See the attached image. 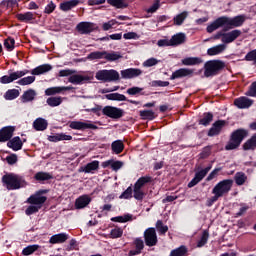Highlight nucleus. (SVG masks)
<instances>
[{
    "mask_svg": "<svg viewBox=\"0 0 256 256\" xmlns=\"http://www.w3.org/2000/svg\"><path fill=\"white\" fill-rule=\"evenodd\" d=\"M76 28L82 35H87L95 29V25L90 22H80Z\"/></svg>",
    "mask_w": 256,
    "mask_h": 256,
    "instance_id": "20",
    "label": "nucleus"
},
{
    "mask_svg": "<svg viewBox=\"0 0 256 256\" xmlns=\"http://www.w3.org/2000/svg\"><path fill=\"white\" fill-rule=\"evenodd\" d=\"M140 116L142 119H149L152 121V119H155V112H153V110L140 111Z\"/></svg>",
    "mask_w": 256,
    "mask_h": 256,
    "instance_id": "50",
    "label": "nucleus"
},
{
    "mask_svg": "<svg viewBox=\"0 0 256 256\" xmlns=\"http://www.w3.org/2000/svg\"><path fill=\"white\" fill-rule=\"evenodd\" d=\"M22 103H29L33 101V90H27L21 97Z\"/></svg>",
    "mask_w": 256,
    "mask_h": 256,
    "instance_id": "52",
    "label": "nucleus"
},
{
    "mask_svg": "<svg viewBox=\"0 0 256 256\" xmlns=\"http://www.w3.org/2000/svg\"><path fill=\"white\" fill-rule=\"evenodd\" d=\"M105 55H106V51H95V52H91L88 55V59H90L91 61L95 59H105Z\"/></svg>",
    "mask_w": 256,
    "mask_h": 256,
    "instance_id": "45",
    "label": "nucleus"
},
{
    "mask_svg": "<svg viewBox=\"0 0 256 256\" xmlns=\"http://www.w3.org/2000/svg\"><path fill=\"white\" fill-rule=\"evenodd\" d=\"M234 105H236L238 109H249V107L253 105V100L242 96L234 100Z\"/></svg>",
    "mask_w": 256,
    "mask_h": 256,
    "instance_id": "18",
    "label": "nucleus"
},
{
    "mask_svg": "<svg viewBox=\"0 0 256 256\" xmlns=\"http://www.w3.org/2000/svg\"><path fill=\"white\" fill-rule=\"evenodd\" d=\"M161 63V60H158L157 58H149L143 62V67H155V65Z\"/></svg>",
    "mask_w": 256,
    "mask_h": 256,
    "instance_id": "51",
    "label": "nucleus"
},
{
    "mask_svg": "<svg viewBox=\"0 0 256 256\" xmlns=\"http://www.w3.org/2000/svg\"><path fill=\"white\" fill-rule=\"evenodd\" d=\"M51 69H53V67H51V65L44 64V65H41V66H38L37 68H35L33 70V75H43V73H47V72L51 71Z\"/></svg>",
    "mask_w": 256,
    "mask_h": 256,
    "instance_id": "32",
    "label": "nucleus"
},
{
    "mask_svg": "<svg viewBox=\"0 0 256 256\" xmlns=\"http://www.w3.org/2000/svg\"><path fill=\"white\" fill-rule=\"evenodd\" d=\"M29 73V70H21L11 73L9 76L5 75L0 78V83L3 85H7L8 83H13V81H17V79H21V77H25Z\"/></svg>",
    "mask_w": 256,
    "mask_h": 256,
    "instance_id": "9",
    "label": "nucleus"
},
{
    "mask_svg": "<svg viewBox=\"0 0 256 256\" xmlns=\"http://www.w3.org/2000/svg\"><path fill=\"white\" fill-rule=\"evenodd\" d=\"M225 124V120L216 121L208 132L209 137H215V135H219L221 130L225 127Z\"/></svg>",
    "mask_w": 256,
    "mask_h": 256,
    "instance_id": "16",
    "label": "nucleus"
},
{
    "mask_svg": "<svg viewBox=\"0 0 256 256\" xmlns=\"http://www.w3.org/2000/svg\"><path fill=\"white\" fill-rule=\"evenodd\" d=\"M244 151H251L253 149H256V135L252 136L251 139H249L244 145H243Z\"/></svg>",
    "mask_w": 256,
    "mask_h": 256,
    "instance_id": "41",
    "label": "nucleus"
},
{
    "mask_svg": "<svg viewBox=\"0 0 256 256\" xmlns=\"http://www.w3.org/2000/svg\"><path fill=\"white\" fill-rule=\"evenodd\" d=\"M172 47H175L176 45H181L185 41V34L184 33H178L170 39Z\"/></svg>",
    "mask_w": 256,
    "mask_h": 256,
    "instance_id": "31",
    "label": "nucleus"
},
{
    "mask_svg": "<svg viewBox=\"0 0 256 256\" xmlns=\"http://www.w3.org/2000/svg\"><path fill=\"white\" fill-rule=\"evenodd\" d=\"M247 97H256V82H253L249 90L245 93Z\"/></svg>",
    "mask_w": 256,
    "mask_h": 256,
    "instance_id": "59",
    "label": "nucleus"
},
{
    "mask_svg": "<svg viewBox=\"0 0 256 256\" xmlns=\"http://www.w3.org/2000/svg\"><path fill=\"white\" fill-rule=\"evenodd\" d=\"M111 239H119L120 237H123V229L119 227H115L110 232Z\"/></svg>",
    "mask_w": 256,
    "mask_h": 256,
    "instance_id": "47",
    "label": "nucleus"
},
{
    "mask_svg": "<svg viewBox=\"0 0 256 256\" xmlns=\"http://www.w3.org/2000/svg\"><path fill=\"white\" fill-rule=\"evenodd\" d=\"M204 75L205 77H214L219 71L225 69V63L220 60H210L204 65Z\"/></svg>",
    "mask_w": 256,
    "mask_h": 256,
    "instance_id": "4",
    "label": "nucleus"
},
{
    "mask_svg": "<svg viewBox=\"0 0 256 256\" xmlns=\"http://www.w3.org/2000/svg\"><path fill=\"white\" fill-rule=\"evenodd\" d=\"M201 63H203V59L200 57H187L182 59V64L186 66L201 65Z\"/></svg>",
    "mask_w": 256,
    "mask_h": 256,
    "instance_id": "25",
    "label": "nucleus"
},
{
    "mask_svg": "<svg viewBox=\"0 0 256 256\" xmlns=\"http://www.w3.org/2000/svg\"><path fill=\"white\" fill-rule=\"evenodd\" d=\"M3 183H5L7 189L15 190L21 189V185L23 183V178L16 174H7L2 177Z\"/></svg>",
    "mask_w": 256,
    "mask_h": 256,
    "instance_id": "6",
    "label": "nucleus"
},
{
    "mask_svg": "<svg viewBox=\"0 0 256 256\" xmlns=\"http://www.w3.org/2000/svg\"><path fill=\"white\" fill-rule=\"evenodd\" d=\"M193 75V70L189 68H180L172 73L170 79H181V77H191Z\"/></svg>",
    "mask_w": 256,
    "mask_h": 256,
    "instance_id": "19",
    "label": "nucleus"
},
{
    "mask_svg": "<svg viewBox=\"0 0 256 256\" xmlns=\"http://www.w3.org/2000/svg\"><path fill=\"white\" fill-rule=\"evenodd\" d=\"M114 25H117V20H110L102 25V29L103 31H109V29H112Z\"/></svg>",
    "mask_w": 256,
    "mask_h": 256,
    "instance_id": "60",
    "label": "nucleus"
},
{
    "mask_svg": "<svg viewBox=\"0 0 256 256\" xmlns=\"http://www.w3.org/2000/svg\"><path fill=\"white\" fill-rule=\"evenodd\" d=\"M46 103L50 107H59L63 103V98L61 96L58 97H50L46 100Z\"/></svg>",
    "mask_w": 256,
    "mask_h": 256,
    "instance_id": "38",
    "label": "nucleus"
},
{
    "mask_svg": "<svg viewBox=\"0 0 256 256\" xmlns=\"http://www.w3.org/2000/svg\"><path fill=\"white\" fill-rule=\"evenodd\" d=\"M106 81H119V72L117 70H106Z\"/></svg>",
    "mask_w": 256,
    "mask_h": 256,
    "instance_id": "43",
    "label": "nucleus"
},
{
    "mask_svg": "<svg viewBox=\"0 0 256 256\" xmlns=\"http://www.w3.org/2000/svg\"><path fill=\"white\" fill-rule=\"evenodd\" d=\"M188 249L185 246H180L170 252L169 256H186Z\"/></svg>",
    "mask_w": 256,
    "mask_h": 256,
    "instance_id": "42",
    "label": "nucleus"
},
{
    "mask_svg": "<svg viewBox=\"0 0 256 256\" xmlns=\"http://www.w3.org/2000/svg\"><path fill=\"white\" fill-rule=\"evenodd\" d=\"M156 229L157 231L161 234V235H165V233H167V231H169V227H167V225L163 224V221L158 220L156 222Z\"/></svg>",
    "mask_w": 256,
    "mask_h": 256,
    "instance_id": "48",
    "label": "nucleus"
},
{
    "mask_svg": "<svg viewBox=\"0 0 256 256\" xmlns=\"http://www.w3.org/2000/svg\"><path fill=\"white\" fill-rule=\"evenodd\" d=\"M71 139H73V136L67 135L65 133H58L48 136V141L51 143H57L59 141H71Z\"/></svg>",
    "mask_w": 256,
    "mask_h": 256,
    "instance_id": "21",
    "label": "nucleus"
},
{
    "mask_svg": "<svg viewBox=\"0 0 256 256\" xmlns=\"http://www.w3.org/2000/svg\"><path fill=\"white\" fill-rule=\"evenodd\" d=\"M185 19H187V12H182L174 18V24L182 25L183 21H185Z\"/></svg>",
    "mask_w": 256,
    "mask_h": 256,
    "instance_id": "54",
    "label": "nucleus"
},
{
    "mask_svg": "<svg viewBox=\"0 0 256 256\" xmlns=\"http://www.w3.org/2000/svg\"><path fill=\"white\" fill-rule=\"evenodd\" d=\"M113 153L116 155H119V153H123V149H125V145L123 144V141L116 140L111 145Z\"/></svg>",
    "mask_w": 256,
    "mask_h": 256,
    "instance_id": "30",
    "label": "nucleus"
},
{
    "mask_svg": "<svg viewBox=\"0 0 256 256\" xmlns=\"http://www.w3.org/2000/svg\"><path fill=\"white\" fill-rule=\"evenodd\" d=\"M36 181L43 183L45 181H51L53 179V174L49 172H38L35 174Z\"/></svg>",
    "mask_w": 256,
    "mask_h": 256,
    "instance_id": "27",
    "label": "nucleus"
},
{
    "mask_svg": "<svg viewBox=\"0 0 256 256\" xmlns=\"http://www.w3.org/2000/svg\"><path fill=\"white\" fill-rule=\"evenodd\" d=\"M67 239H69V235L60 233L50 237L49 243H51V245H56L57 243H65Z\"/></svg>",
    "mask_w": 256,
    "mask_h": 256,
    "instance_id": "23",
    "label": "nucleus"
},
{
    "mask_svg": "<svg viewBox=\"0 0 256 256\" xmlns=\"http://www.w3.org/2000/svg\"><path fill=\"white\" fill-rule=\"evenodd\" d=\"M121 53L119 52H107L104 56V59H106V61H118V59H121Z\"/></svg>",
    "mask_w": 256,
    "mask_h": 256,
    "instance_id": "44",
    "label": "nucleus"
},
{
    "mask_svg": "<svg viewBox=\"0 0 256 256\" xmlns=\"http://www.w3.org/2000/svg\"><path fill=\"white\" fill-rule=\"evenodd\" d=\"M141 91H143V88L140 87H132V88H128L126 93L128 95H139V93H141Z\"/></svg>",
    "mask_w": 256,
    "mask_h": 256,
    "instance_id": "62",
    "label": "nucleus"
},
{
    "mask_svg": "<svg viewBox=\"0 0 256 256\" xmlns=\"http://www.w3.org/2000/svg\"><path fill=\"white\" fill-rule=\"evenodd\" d=\"M89 203H91V197H89L87 195H82L76 199L75 207H76V209H85V207H87V205H89Z\"/></svg>",
    "mask_w": 256,
    "mask_h": 256,
    "instance_id": "22",
    "label": "nucleus"
},
{
    "mask_svg": "<svg viewBox=\"0 0 256 256\" xmlns=\"http://www.w3.org/2000/svg\"><path fill=\"white\" fill-rule=\"evenodd\" d=\"M99 169V161L94 160L90 163H88L84 168V173H92V171H97Z\"/></svg>",
    "mask_w": 256,
    "mask_h": 256,
    "instance_id": "33",
    "label": "nucleus"
},
{
    "mask_svg": "<svg viewBox=\"0 0 256 256\" xmlns=\"http://www.w3.org/2000/svg\"><path fill=\"white\" fill-rule=\"evenodd\" d=\"M103 115L110 117V119H121L123 117V110L113 106H105L102 109Z\"/></svg>",
    "mask_w": 256,
    "mask_h": 256,
    "instance_id": "10",
    "label": "nucleus"
},
{
    "mask_svg": "<svg viewBox=\"0 0 256 256\" xmlns=\"http://www.w3.org/2000/svg\"><path fill=\"white\" fill-rule=\"evenodd\" d=\"M245 23V16L239 15L233 18H229L227 16H222L212 22L207 26V32L213 33V31H217L220 27H225V29H235V27H241Z\"/></svg>",
    "mask_w": 256,
    "mask_h": 256,
    "instance_id": "1",
    "label": "nucleus"
},
{
    "mask_svg": "<svg viewBox=\"0 0 256 256\" xmlns=\"http://www.w3.org/2000/svg\"><path fill=\"white\" fill-rule=\"evenodd\" d=\"M108 101H127V97L119 93H111L105 96Z\"/></svg>",
    "mask_w": 256,
    "mask_h": 256,
    "instance_id": "39",
    "label": "nucleus"
},
{
    "mask_svg": "<svg viewBox=\"0 0 256 256\" xmlns=\"http://www.w3.org/2000/svg\"><path fill=\"white\" fill-rule=\"evenodd\" d=\"M31 83H33V77L31 76L24 77L18 81V85H31Z\"/></svg>",
    "mask_w": 256,
    "mask_h": 256,
    "instance_id": "64",
    "label": "nucleus"
},
{
    "mask_svg": "<svg viewBox=\"0 0 256 256\" xmlns=\"http://www.w3.org/2000/svg\"><path fill=\"white\" fill-rule=\"evenodd\" d=\"M247 137V131L245 130H236L233 132L230 141L225 146L226 151H232L233 149H237L241 145V141Z\"/></svg>",
    "mask_w": 256,
    "mask_h": 256,
    "instance_id": "5",
    "label": "nucleus"
},
{
    "mask_svg": "<svg viewBox=\"0 0 256 256\" xmlns=\"http://www.w3.org/2000/svg\"><path fill=\"white\" fill-rule=\"evenodd\" d=\"M158 47H173L171 44V39H160L157 42Z\"/></svg>",
    "mask_w": 256,
    "mask_h": 256,
    "instance_id": "61",
    "label": "nucleus"
},
{
    "mask_svg": "<svg viewBox=\"0 0 256 256\" xmlns=\"http://www.w3.org/2000/svg\"><path fill=\"white\" fill-rule=\"evenodd\" d=\"M4 47L8 49V51H13L15 48V40L13 38H8L4 42Z\"/></svg>",
    "mask_w": 256,
    "mask_h": 256,
    "instance_id": "56",
    "label": "nucleus"
},
{
    "mask_svg": "<svg viewBox=\"0 0 256 256\" xmlns=\"http://www.w3.org/2000/svg\"><path fill=\"white\" fill-rule=\"evenodd\" d=\"M246 61H253L256 63V49L248 52L245 56Z\"/></svg>",
    "mask_w": 256,
    "mask_h": 256,
    "instance_id": "63",
    "label": "nucleus"
},
{
    "mask_svg": "<svg viewBox=\"0 0 256 256\" xmlns=\"http://www.w3.org/2000/svg\"><path fill=\"white\" fill-rule=\"evenodd\" d=\"M107 3L116 9H125L127 7L125 0H107Z\"/></svg>",
    "mask_w": 256,
    "mask_h": 256,
    "instance_id": "37",
    "label": "nucleus"
},
{
    "mask_svg": "<svg viewBox=\"0 0 256 256\" xmlns=\"http://www.w3.org/2000/svg\"><path fill=\"white\" fill-rule=\"evenodd\" d=\"M133 197V188L128 187L121 195L120 199H131Z\"/></svg>",
    "mask_w": 256,
    "mask_h": 256,
    "instance_id": "57",
    "label": "nucleus"
},
{
    "mask_svg": "<svg viewBox=\"0 0 256 256\" xmlns=\"http://www.w3.org/2000/svg\"><path fill=\"white\" fill-rule=\"evenodd\" d=\"M47 125V120L43 118H37L34 121V129H36V131H45V129H47Z\"/></svg>",
    "mask_w": 256,
    "mask_h": 256,
    "instance_id": "29",
    "label": "nucleus"
},
{
    "mask_svg": "<svg viewBox=\"0 0 256 256\" xmlns=\"http://www.w3.org/2000/svg\"><path fill=\"white\" fill-rule=\"evenodd\" d=\"M70 129H75L76 131H85V129H98L97 125L93 124L91 121H72L69 123Z\"/></svg>",
    "mask_w": 256,
    "mask_h": 256,
    "instance_id": "8",
    "label": "nucleus"
},
{
    "mask_svg": "<svg viewBox=\"0 0 256 256\" xmlns=\"http://www.w3.org/2000/svg\"><path fill=\"white\" fill-rule=\"evenodd\" d=\"M208 239H209V232L204 231L201 239L197 243V247H203L204 245H206Z\"/></svg>",
    "mask_w": 256,
    "mask_h": 256,
    "instance_id": "55",
    "label": "nucleus"
},
{
    "mask_svg": "<svg viewBox=\"0 0 256 256\" xmlns=\"http://www.w3.org/2000/svg\"><path fill=\"white\" fill-rule=\"evenodd\" d=\"M47 193H49V190L42 189L35 192L33 195V213H37L41 207H43V204L45 201H47Z\"/></svg>",
    "mask_w": 256,
    "mask_h": 256,
    "instance_id": "7",
    "label": "nucleus"
},
{
    "mask_svg": "<svg viewBox=\"0 0 256 256\" xmlns=\"http://www.w3.org/2000/svg\"><path fill=\"white\" fill-rule=\"evenodd\" d=\"M79 5V0H70L60 4V9L62 11H71L73 7H77Z\"/></svg>",
    "mask_w": 256,
    "mask_h": 256,
    "instance_id": "28",
    "label": "nucleus"
},
{
    "mask_svg": "<svg viewBox=\"0 0 256 256\" xmlns=\"http://www.w3.org/2000/svg\"><path fill=\"white\" fill-rule=\"evenodd\" d=\"M114 223H127V221H133V215L125 214L124 216H116L111 218Z\"/></svg>",
    "mask_w": 256,
    "mask_h": 256,
    "instance_id": "35",
    "label": "nucleus"
},
{
    "mask_svg": "<svg viewBox=\"0 0 256 256\" xmlns=\"http://www.w3.org/2000/svg\"><path fill=\"white\" fill-rule=\"evenodd\" d=\"M232 187H233V180L231 179H225L218 182L212 189V194L214 196L208 200V207H211L213 203L219 201L221 197H225V195H228Z\"/></svg>",
    "mask_w": 256,
    "mask_h": 256,
    "instance_id": "2",
    "label": "nucleus"
},
{
    "mask_svg": "<svg viewBox=\"0 0 256 256\" xmlns=\"http://www.w3.org/2000/svg\"><path fill=\"white\" fill-rule=\"evenodd\" d=\"M15 132V127L6 126L0 130V143L9 141L13 137V133Z\"/></svg>",
    "mask_w": 256,
    "mask_h": 256,
    "instance_id": "15",
    "label": "nucleus"
},
{
    "mask_svg": "<svg viewBox=\"0 0 256 256\" xmlns=\"http://www.w3.org/2000/svg\"><path fill=\"white\" fill-rule=\"evenodd\" d=\"M144 239L147 247H155L157 245V232L155 228H148L144 232Z\"/></svg>",
    "mask_w": 256,
    "mask_h": 256,
    "instance_id": "11",
    "label": "nucleus"
},
{
    "mask_svg": "<svg viewBox=\"0 0 256 256\" xmlns=\"http://www.w3.org/2000/svg\"><path fill=\"white\" fill-rule=\"evenodd\" d=\"M73 89L72 86H56V87H50L45 90V95L50 97L51 95H59L63 93V91H71Z\"/></svg>",
    "mask_w": 256,
    "mask_h": 256,
    "instance_id": "17",
    "label": "nucleus"
},
{
    "mask_svg": "<svg viewBox=\"0 0 256 256\" xmlns=\"http://www.w3.org/2000/svg\"><path fill=\"white\" fill-rule=\"evenodd\" d=\"M133 192H134V199H136L137 201H143V198L145 197V192H143L141 188L134 186Z\"/></svg>",
    "mask_w": 256,
    "mask_h": 256,
    "instance_id": "46",
    "label": "nucleus"
},
{
    "mask_svg": "<svg viewBox=\"0 0 256 256\" xmlns=\"http://www.w3.org/2000/svg\"><path fill=\"white\" fill-rule=\"evenodd\" d=\"M19 95H20L19 90L10 89L6 91V93L4 94V99H6V101H13V99H17Z\"/></svg>",
    "mask_w": 256,
    "mask_h": 256,
    "instance_id": "34",
    "label": "nucleus"
},
{
    "mask_svg": "<svg viewBox=\"0 0 256 256\" xmlns=\"http://www.w3.org/2000/svg\"><path fill=\"white\" fill-rule=\"evenodd\" d=\"M211 121H213V114L205 113L199 123H200V125L207 126V125H209V123H211Z\"/></svg>",
    "mask_w": 256,
    "mask_h": 256,
    "instance_id": "53",
    "label": "nucleus"
},
{
    "mask_svg": "<svg viewBox=\"0 0 256 256\" xmlns=\"http://www.w3.org/2000/svg\"><path fill=\"white\" fill-rule=\"evenodd\" d=\"M75 70L66 69L59 71V77H69V83L73 85H83V83H91L93 81V74H75Z\"/></svg>",
    "mask_w": 256,
    "mask_h": 256,
    "instance_id": "3",
    "label": "nucleus"
},
{
    "mask_svg": "<svg viewBox=\"0 0 256 256\" xmlns=\"http://www.w3.org/2000/svg\"><path fill=\"white\" fill-rule=\"evenodd\" d=\"M147 183H151V177L150 176H143L139 178L136 183L134 184V187H138L139 189H143Z\"/></svg>",
    "mask_w": 256,
    "mask_h": 256,
    "instance_id": "40",
    "label": "nucleus"
},
{
    "mask_svg": "<svg viewBox=\"0 0 256 256\" xmlns=\"http://www.w3.org/2000/svg\"><path fill=\"white\" fill-rule=\"evenodd\" d=\"M241 34V30H232L230 32L224 33L222 43H224V45L233 43V41H235L238 37H241Z\"/></svg>",
    "mask_w": 256,
    "mask_h": 256,
    "instance_id": "13",
    "label": "nucleus"
},
{
    "mask_svg": "<svg viewBox=\"0 0 256 256\" xmlns=\"http://www.w3.org/2000/svg\"><path fill=\"white\" fill-rule=\"evenodd\" d=\"M142 73L143 71L139 68H128L120 72L122 79H134V77H139Z\"/></svg>",
    "mask_w": 256,
    "mask_h": 256,
    "instance_id": "14",
    "label": "nucleus"
},
{
    "mask_svg": "<svg viewBox=\"0 0 256 256\" xmlns=\"http://www.w3.org/2000/svg\"><path fill=\"white\" fill-rule=\"evenodd\" d=\"M212 166H208L202 170H200L199 172H197L195 174V177L188 183V187H195V185H197L198 183H200V181H203V178L207 175V173H209L211 171Z\"/></svg>",
    "mask_w": 256,
    "mask_h": 256,
    "instance_id": "12",
    "label": "nucleus"
},
{
    "mask_svg": "<svg viewBox=\"0 0 256 256\" xmlns=\"http://www.w3.org/2000/svg\"><path fill=\"white\" fill-rule=\"evenodd\" d=\"M17 19H19V21H24L25 23H29V21L33 20V13L27 12L24 14H18Z\"/></svg>",
    "mask_w": 256,
    "mask_h": 256,
    "instance_id": "49",
    "label": "nucleus"
},
{
    "mask_svg": "<svg viewBox=\"0 0 256 256\" xmlns=\"http://www.w3.org/2000/svg\"><path fill=\"white\" fill-rule=\"evenodd\" d=\"M225 49H227V46L225 44H219V45L213 46L212 48H209L207 50V53L210 56L219 55L220 53H223Z\"/></svg>",
    "mask_w": 256,
    "mask_h": 256,
    "instance_id": "26",
    "label": "nucleus"
},
{
    "mask_svg": "<svg viewBox=\"0 0 256 256\" xmlns=\"http://www.w3.org/2000/svg\"><path fill=\"white\" fill-rule=\"evenodd\" d=\"M234 181L236 185H245V182L247 181V175L243 172H237L234 176Z\"/></svg>",
    "mask_w": 256,
    "mask_h": 256,
    "instance_id": "36",
    "label": "nucleus"
},
{
    "mask_svg": "<svg viewBox=\"0 0 256 256\" xmlns=\"http://www.w3.org/2000/svg\"><path fill=\"white\" fill-rule=\"evenodd\" d=\"M95 77L98 81H107V70L98 71Z\"/></svg>",
    "mask_w": 256,
    "mask_h": 256,
    "instance_id": "58",
    "label": "nucleus"
},
{
    "mask_svg": "<svg viewBox=\"0 0 256 256\" xmlns=\"http://www.w3.org/2000/svg\"><path fill=\"white\" fill-rule=\"evenodd\" d=\"M7 146L13 151H19L23 147V142H21V138L14 137L12 140L8 141Z\"/></svg>",
    "mask_w": 256,
    "mask_h": 256,
    "instance_id": "24",
    "label": "nucleus"
}]
</instances>
